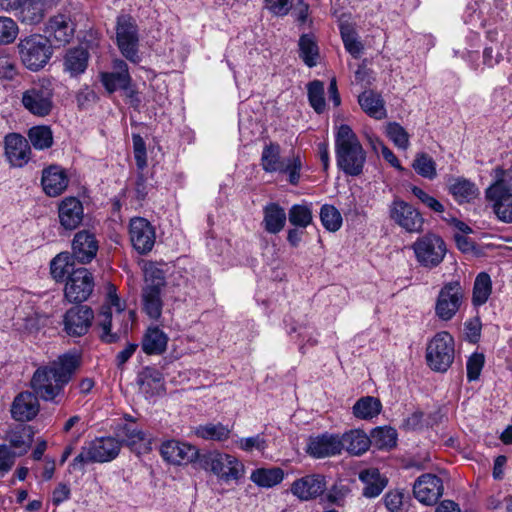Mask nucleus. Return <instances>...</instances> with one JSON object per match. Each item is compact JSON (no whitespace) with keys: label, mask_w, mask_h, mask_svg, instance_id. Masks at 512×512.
<instances>
[{"label":"nucleus","mask_w":512,"mask_h":512,"mask_svg":"<svg viewBox=\"0 0 512 512\" xmlns=\"http://www.w3.org/2000/svg\"><path fill=\"white\" fill-rule=\"evenodd\" d=\"M98 250V241L88 231L78 232L73 240V254L75 258L85 264L90 262Z\"/></svg>","instance_id":"obj_29"},{"label":"nucleus","mask_w":512,"mask_h":512,"mask_svg":"<svg viewBox=\"0 0 512 512\" xmlns=\"http://www.w3.org/2000/svg\"><path fill=\"white\" fill-rule=\"evenodd\" d=\"M58 217L60 224L64 229H76L83 219L82 203L74 197L65 198L59 204Z\"/></svg>","instance_id":"obj_26"},{"label":"nucleus","mask_w":512,"mask_h":512,"mask_svg":"<svg viewBox=\"0 0 512 512\" xmlns=\"http://www.w3.org/2000/svg\"><path fill=\"white\" fill-rule=\"evenodd\" d=\"M412 167L417 174L424 178L432 180L437 176L436 163L427 153H417L413 160Z\"/></svg>","instance_id":"obj_44"},{"label":"nucleus","mask_w":512,"mask_h":512,"mask_svg":"<svg viewBox=\"0 0 512 512\" xmlns=\"http://www.w3.org/2000/svg\"><path fill=\"white\" fill-rule=\"evenodd\" d=\"M491 294V279L486 273H480L474 282L473 303L476 305L484 304Z\"/></svg>","instance_id":"obj_48"},{"label":"nucleus","mask_w":512,"mask_h":512,"mask_svg":"<svg viewBox=\"0 0 512 512\" xmlns=\"http://www.w3.org/2000/svg\"><path fill=\"white\" fill-rule=\"evenodd\" d=\"M79 365L80 360L77 355L64 354L34 372L30 381L31 388L41 399L60 403L64 387Z\"/></svg>","instance_id":"obj_1"},{"label":"nucleus","mask_w":512,"mask_h":512,"mask_svg":"<svg viewBox=\"0 0 512 512\" xmlns=\"http://www.w3.org/2000/svg\"><path fill=\"white\" fill-rule=\"evenodd\" d=\"M138 42L135 23L126 16L119 17L117 22V44L122 55L134 63L139 61Z\"/></svg>","instance_id":"obj_12"},{"label":"nucleus","mask_w":512,"mask_h":512,"mask_svg":"<svg viewBox=\"0 0 512 512\" xmlns=\"http://www.w3.org/2000/svg\"><path fill=\"white\" fill-rule=\"evenodd\" d=\"M359 478L364 483L363 495L369 498L378 496L387 484L386 478L376 468L361 471Z\"/></svg>","instance_id":"obj_33"},{"label":"nucleus","mask_w":512,"mask_h":512,"mask_svg":"<svg viewBox=\"0 0 512 512\" xmlns=\"http://www.w3.org/2000/svg\"><path fill=\"white\" fill-rule=\"evenodd\" d=\"M230 433V429L221 423L201 425L195 430L198 437L213 441H225L230 437Z\"/></svg>","instance_id":"obj_42"},{"label":"nucleus","mask_w":512,"mask_h":512,"mask_svg":"<svg viewBox=\"0 0 512 512\" xmlns=\"http://www.w3.org/2000/svg\"><path fill=\"white\" fill-rule=\"evenodd\" d=\"M22 63L30 70L43 68L52 55L49 39L42 35H31L18 44Z\"/></svg>","instance_id":"obj_7"},{"label":"nucleus","mask_w":512,"mask_h":512,"mask_svg":"<svg viewBox=\"0 0 512 512\" xmlns=\"http://www.w3.org/2000/svg\"><path fill=\"white\" fill-rule=\"evenodd\" d=\"M17 453L12 452L8 446L6 445H0V475L4 476L6 473H8L14 463H15V457Z\"/></svg>","instance_id":"obj_60"},{"label":"nucleus","mask_w":512,"mask_h":512,"mask_svg":"<svg viewBox=\"0 0 512 512\" xmlns=\"http://www.w3.org/2000/svg\"><path fill=\"white\" fill-rule=\"evenodd\" d=\"M61 0H23L17 8L16 16L25 24H37L42 21L46 12L55 7Z\"/></svg>","instance_id":"obj_22"},{"label":"nucleus","mask_w":512,"mask_h":512,"mask_svg":"<svg viewBox=\"0 0 512 512\" xmlns=\"http://www.w3.org/2000/svg\"><path fill=\"white\" fill-rule=\"evenodd\" d=\"M48 322V317L45 315H41L38 313H34L33 315L27 317L25 320V329L30 333L39 331L42 327H44Z\"/></svg>","instance_id":"obj_63"},{"label":"nucleus","mask_w":512,"mask_h":512,"mask_svg":"<svg viewBox=\"0 0 512 512\" xmlns=\"http://www.w3.org/2000/svg\"><path fill=\"white\" fill-rule=\"evenodd\" d=\"M113 290L114 288L110 287L108 292L109 306L102 307L96 318L100 338L107 343L117 341L120 333L128 331V321L134 322L136 318L135 311L122 310L120 300Z\"/></svg>","instance_id":"obj_2"},{"label":"nucleus","mask_w":512,"mask_h":512,"mask_svg":"<svg viewBox=\"0 0 512 512\" xmlns=\"http://www.w3.org/2000/svg\"><path fill=\"white\" fill-rule=\"evenodd\" d=\"M75 271L69 253L58 254L51 262V274L57 281L63 280L67 275Z\"/></svg>","instance_id":"obj_45"},{"label":"nucleus","mask_w":512,"mask_h":512,"mask_svg":"<svg viewBox=\"0 0 512 512\" xmlns=\"http://www.w3.org/2000/svg\"><path fill=\"white\" fill-rule=\"evenodd\" d=\"M140 389L148 394H159L164 389L162 373L153 368H146L140 375Z\"/></svg>","instance_id":"obj_38"},{"label":"nucleus","mask_w":512,"mask_h":512,"mask_svg":"<svg viewBox=\"0 0 512 512\" xmlns=\"http://www.w3.org/2000/svg\"><path fill=\"white\" fill-rule=\"evenodd\" d=\"M386 134L399 149L406 150L409 147V134L400 124L396 122L388 123Z\"/></svg>","instance_id":"obj_52"},{"label":"nucleus","mask_w":512,"mask_h":512,"mask_svg":"<svg viewBox=\"0 0 512 512\" xmlns=\"http://www.w3.org/2000/svg\"><path fill=\"white\" fill-rule=\"evenodd\" d=\"M484 365V356L475 353L467 361V377L470 381L478 379Z\"/></svg>","instance_id":"obj_61"},{"label":"nucleus","mask_w":512,"mask_h":512,"mask_svg":"<svg viewBox=\"0 0 512 512\" xmlns=\"http://www.w3.org/2000/svg\"><path fill=\"white\" fill-rule=\"evenodd\" d=\"M325 490V477L320 474H309L296 479L290 488L291 493L301 501L316 499Z\"/></svg>","instance_id":"obj_20"},{"label":"nucleus","mask_w":512,"mask_h":512,"mask_svg":"<svg viewBox=\"0 0 512 512\" xmlns=\"http://www.w3.org/2000/svg\"><path fill=\"white\" fill-rule=\"evenodd\" d=\"M336 158L338 166L348 175L357 176L363 171L366 153L352 129L341 125L336 135Z\"/></svg>","instance_id":"obj_3"},{"label":"nucleus","mask_w":512,"mask_h":512,"mask_svg":"<svg viewBox=\"0 0 512 512\" xmlns=\"http://www.w3.org/2000/svg\"><path fill=\"white\" fill-rule=\"evenodd\" d=\"M397 434L391 427H379L372 431L371 444L379 449H390L396 445Z\"/></svg>","instance_id":"obj_43"},{"label":"nucleus","mask_w":512,"mask_h":512,"mask_svg":"<svg viewBox=\"0 0 512 512\" xmlns=\"http://www.w3.org/2000/svg\"><path fill=\"white\" fill-rule=\"evenodd\" d=\"M464 290L458 281L447 283L440 290L435 306L436 315L442 320H450L459 310Z\"/></svg>","instance_id":"obj_11"},{"label":"nucleus","mask_w":512,"mask_h":512,"mask_svg":"<svg viewBox=\"0 0 512 512\" xmlns=\"http://www.w3.org/2000/svg\"><path fill=\"white\" fill-rule=\"evenodd\" d=\"M237 446L246 452H252L257 450L259 452H263L267 447L266 440L261 435H256L253 437L240 438L236 442Z\"/></svg>","instance_id":"obj_58"},{"label":"nucleus","mask_w":512,"mask_h":512,"mask_svg":"<svg viewBox=\"0 0 512 512\" xmlns=\"http://www.w3.org/2000/svg\"><path fill=\"white\" fill-rule=\"evenodd\" d=\"M116 435L120 444L129 447L137 455L145 454L152 450V438L140 430L134 421H129L120 426Z\"/></svg>","instance_id":"obj_14"},{"label":"nucleus","mask_w":512,"mask_h":512,"mask_svg":"<svg viewBox=\"0 0 512 512\" xmlns=\"http://www.w3.org/2000/svg\"><path fill=\"white\" fill-rule=\"evenodd\" d=\"M88 53L83 48L68 51L65 57V68L71 75L83 73L87 68Z\"/></svg>","instance_id":"obj_41"},{"label":"nucleus","mask_w":512,"mask_h":512,"mask_svg":"<svg viewBox=\"0 0 512 512\" xmlns=\"http://www.w3.org/2000/svg\"><path fill=\"white\" fill-rule=\"evenodd\" d=\"M161 291L149 287L142 288V310L152 320H158L162 314Z\"/></svg>","instance_id":"obj_36"},{"label":"nucleus","mask_w":512,"mask_h":512,"mask_svg":"<svg viewBox=\"0 0 512 512\" xmlns=\"http://www.w3.org/2000/svg\"><path fill=\"white\" fill-rule=\"evenodd\" d=\"M160 453L164 460L174 465L193 462L199 458V451L196 447L175 440L164 442Z\"/></svg>","instance_id":"obj_21"},{"label":"nucleus","mask_w":512,"mask_h":512,"mask_svg":"<svg viewBox=\"0 0 512 512\" xmlns=\"http://www.w3.org/2000/svg\"><path fill=\"white\" fill-rule=\"evenodd\" d=\"M341 35L346 50L355 58H358L362 52L363 46L357 40L355 33L348 27H341Z\"/></svg>","instance_id":"obj_57"},{"label":"nucleus","mask_w":512,"mask_h":512,"mask_svg":"<svg viewBox=\"0 0 512 512\" xmlns=\"http://www.w3.org/2000/svg\"><path fill=\"white\" fill-rule=\"evenodd\" d=\"M129 237L135 250L140 254H146L155 244V229L148 220L135 217L130 220Z\"/></svg>","instance_id":"obj_16"},{"label":"nucleus","mask_w":512,"mask_h":512,"mask_svg":"<svg viewBox=\"0 0 512 512\" xmlns=\"http://www.w3.org/2000/svg\"><path fill=\"white\" fill-rule=\"evenodd\" d=\"M116 68V72H105L101 74V82L109 93H113L117 90H123L131 80L127 64L124 61H119Z\"/></svg>","instance_id":"obj_31"},{"label":"nucleus","mask_w":512,"mask_h":512,"mask_svg":"<svg viewBox=\"0 0 512 512\" xmlns=\"http://www.w3.org/2000/svg\"><path fill=\"white\" fill-rule=\"evenodd\" d=\"M362 110L370 117L381 120L386 118L387 113L384 101L380 95L373 91H365L358 98Z\"/></svg>","instance_id":"obj_34"},{"label":"nucleus","mask_w":512,"mask_h":512,"mask_svg":"<svg viewBox=\"0 0 512 512\" xmlns=\"http://www.w3.org/2000/svg\"><path fill=\"white\" fill-rule=\"evenodd\" d=\"M426 358L431 369L445 372L454 360V340L448 332L437 333L427 346Z\"/></svg>","instance_id":"obj_8"},{"label":"nucleus","mask_w":512,"mask_h":512,"mask_svg":"<svg viewBox=\"0 0 512 512\" xmlns=\"http://www.w3.org/2000/svg\"><path fill=\"white\" fill-rule=\"evenodd\" d=\"M205 469L219 478L229 481L238 480L244 474V465L234 456L221 452H209L200 458Z\"/></svg>","instance_id":"obj_9"},{"label":"nucleus","mask_w":512,"mask_h":512,"mask_svg":"<svg viewBox=\"0 0 512 512\" xmlns=\"http://www.w3.org/2000/svg\"><path fill=\"white\" fill-rule=\"evenodd\" d=\"M264 229L271 233H279L285 226L286 213L285 210L276 203H271L264 208L263 211Z\"/></svg>","instance_id":"obj_35"},{"label":"nucleus","mask_w":512,"mask_h":512,"mask_svg":"<svg viewBox=\"0 0 512 512\" xmlns=\"http://www.w3.org/2000/svg\"><path fill=\"white\" fill-rule=\"evenodd\" d=\"M308 97L311 106L317 113L325 109L324 86L320 81H313L308 86Z\"/></svg>","instance_id":"obj_53"},{"label":"nucleus","mask_w":512,"mask_h":512,"mask_svg":"<svg viewBox=\"0 0 512 512\" xmlns=\"http://www.w3.org/2000/svg\"><path fill=\"white\" fill-rule=\"evenodd\" d=\"M341 451L345 449L351 454L360 455L371 445L369 437L362 430H351L340 437Z\"/></svg>","instance_id":"obj_32"},{"label":"nucleus","mask_w":512,"mask_h":512,"mask_svg":"<svg viewBox=\"0 0 512 512\" xmlns=\"http://www.w3.org/2000/svg\"><path fill=\"white\" fill-rule=\"evenodd\" d=\"M18 34L16 22L9 17H0V44H9Z\"/></svg>","instance_id":"obj_56"},{"label":"nucleus","mask_w":512,"mask_h":512,"mask_svg":"<svg viewBox=\"0 0 512 512\" xmlns=\"http://www.w3.org/2000/svg\"><path fill=\"white\" fill-rule=\"evenodd\" d=\"M307 453L314 458H325L340 454V436L325 433L310 437L307 443Z\"/></svg>","instance_id":"obj_24"},{"label":"nucleus","mask_w":512,"mask_h":512,"mask_svg":"<svg viewBox=\"0 0 512 512\" xmlns=\"http://www.w3.org/2000/svg\"><path fill=\"white\" fill-rule=\"evenodd\" d=\"M5 154L12 166L22 167L30 159L28 141L19 134H9L5 137Z\"/></svg>","instance_id":"obj_25"},{"label":"nucleus","mask_w":512,"mask_h":512,"mask_svg":"<svg viewBox=\"0 0 512 512\" xmlns=\"http://www.w3.org/2000/svg\"><path fill=\"white\" fill-rule=\"evenodd\" d=\"M94 281L86 268L75 269L65 285V297L70 302L85 301L93 291Z\"/></svg>","instance_id":"obj_15"},{"label":"nucleus","mask_w":512,"mask_h":512,"mask_svg":"<svg viewBox=\"0 0 512 512\" xmlns=\"http://www.w3.org/2000/svg\"><path fill=\"white\" fill-rule=\"evenodd\" d=\"M291 0H265V5L276 15H286L291 7Z\"/></svg>","instance_id":"obj_64"},{"label":"nucleus","mask_w":512,"mask_h":512,"mask_svg":"<svg viewBox=\"0 0 512 512\" xmlns=\"http://www.w3.org/2000/svg\"><path fill=\"white\" fill-rule=\"evenodd\" d=\"M487 199L493 203V210L499 220L512 223V190L494 182L486 190Z\"/></svg>","instance_id":"obj_18"},{"label":"nucleus","mask_w":512,"mask_h":512,"mask_svg":"<svg viewBox=\"0 0 512 512\" xmlns=\"http://www.w3.org/2000/svg\"><path fill=\"white\" fill-rule=\"evenodd\" d=\"M413 195L425 206L433 210L437 213H442L444 211V206L434 197L427 194L424 190L419 187H412Z\"/></svg>","instance_id":"obj_59"},{"label":"nucleus","mask_w":512,"mask_h":512,"mask_svg":"<svg viewBox=\"0 0 512 512\" xmlns=\"http://www.w3.org/2000/svg\"><path fill=\"white\" fill-rule=\"evenodd\" d=\"M383 503L389 512H406L407 506L404 501V493L399 490H392L385 494Z\"/></svg>","instance_id":"obj_54"},{"label":"nucleus","mask_w":512,"mask_h":512,"mask_svg":"<svg viewBox=\"0 0 512 512\" xmlns=\"http://www.w3.org/2000/svg\"><path fill=\"white\" fill-rule=\"evenodd\" d=\"M94 313L88 306H74L70 308L63 318V330L72 337L85 335L92 325Z\"/></svg>","instance_id":"obj_17"},{"label":"nucleus","mask_w":512,"mask_h":512,"mask_svg":"<svg viewBox=\"0 0 512 512\" xmlns=\"http://www.w3.org/2000/svg\"><path fill=\"white\" fill-rule=\"evenodd\" d=\"M284 473L280 468H259L252 472L251 480L261 487H272L283 480Z\"/></svg>","instance_id":"obj_39"},{"label":"nucleus","mask_w":512,"mask_h":512,"mask_svg":"<svg viewBox=\"0 0 512 512\" xmlns=\"http://www.w3.org/2000/svg\"><path fill=\"white\" fill-rule=\"evenodd\" d=\"M380 410V401L372 396L360 398L353 406L354 416L366 420L377 416Z\"/></svg>","instance_id":"obj_40"},{"label":"nucleus","mask_w":512,"mask_h":512,"mask_svg":"<svg viewBox=\"0 0 512 512\" xmlns=\"http://www.w3.org/2000/svg\"><path fill=\"white\" fill-rule=\"evenodd\" d=\"M21 103L34 116L49 115L53 109V88L50 81L43 79L34 82L23 91Z\"/></svg>","instance_id":"obj_6"},{"label":"nucleus","mask_w":512,"mask_h":512,"mask_svg":"<svg viewBox=\"0 0 512 512\" xmlns=\"http://www.w3.org/2000/svg\"><path fill=\"white\" fill-rule=\"evenodd\" d=\"M120 442L112 437L97 438L86 443L78 456L73 460L75 469H82L89 463H104L112 461L120 452Z\"/></svg>","instance_id":"obj_4"},{"label":"nucleus","mask_w":512,"mask_h":512,"mask_svg":"<svg viewBox=\"0 0 512 512\" xmlns=\"http://www.w3.org/2000/svg\"><path fill=\"white\" fill-rule=\"evenodd\" d=\"M8 441L13 448L19 450L17 455L26 453L31 444L30 434L26 429L10 432Z\"/></svg>","instance_id":"obj_55"},{"label":"nucleus","mask_w":512,"mask_h":512,"mask_svg":"<svg viewBox=\"0 0 512 512\" xmlns=\"http://www.w3.org/2000/svg\"><path fill=\"white\" fill-rule=\"evenodd\" d=\"M300 57L308 66L317 64L319 56L318 46L310 35H302L299 40Z\"/></svg>","instance_id":"obj_46"},{"label":"nucleus","mask_w":512,"mask_h":512,"mask_svg":"<svg viewBox=\"0 0 512 512\" xmlns=\"http://www.w3.org/2000/svg\"><path fill=\"white\" fill-rule=\"evenodd\" d=\"M390 217L407 232L419 233L422 231L424 219L420 212L399 198H396L390 206Z\"/></svg>","instance_id":"obj_13"},{"label":"nucleus","mask_w":512,"mask_h":512,"mask_svg":"<svg viewBox=\"0 0 512 512\" xmlns=\"http://www.w3.org/2000/svg\"><path fill=\"white\" fill-rule=\"evenodd\" d=\"M320 219L323 226L332 232L340 229L342 225V216L340 212L332 205H324L320 211Z\"/></svg>","instance_id":"obj_50"},{"label":"nucleus","mask_w":512,"mask_h":512,"mask_svg":"<svg viewBox=\"0 0 512 512\" xmlns=\"http://www.w3.org/2000/svg\"><path fill=\"white\" fill-rule=\"evenodd\" d=\"M444 491L442 480L433 474H423L414 483L415 498L425 504L432 505L442 496Z\"/></svg>","instance_id":"obj_19"},{"label":"nucleus","mask_w":512,"mask_h":512,"mask_svg":"<svg viewBox=\"0 0 512 512\" xmlns=\"http://www.w3.org/2000/svg\"><path fill=\"white\" fill-rule=\"evenodd\" d=\"M29 140L34 148H49L53 143L52 131L47 126H36L29 130Z\"/></svg>","instance_id":"obj_49"},{"label":"nucleus","mask_w":512,"mask_h":512,"mask_svg":"<svg viewBox=\"0 0 512 512\" xmlns=\"http://www.w3.org/2000/svg\"><path fill=\"white\" fill-rule=\"evenodd\" d=\"M167 335L158 327H149L142 340V349L146 354H161L166 350Z\"/></svg>","instance_id":"obj_37"},{"label":"nucleus","mask_w":512,"mask_h":512,"mask_svg":"<svg viewBox=\"0 0 512 512\" xmlns=\"http://www.w3.org/2000/svg\"><path fill=\"white\" fill-rule=\"evenodd\" d=\"M165 286L164 271L154 263H147L144 267V286L162 290Z\"/></svg>","instance_id":"obj_47"},{"label":"nucleus","mask_w":512,"mask_h":512,"mask_svg":"<svg viewBox=\"0 0 512 512\" xmlns=\"http://www.w3.org/2000/svg\"><path fill=\"white\" fill-rule=\"evenodd\" d=\"M289 222L297 227L306 228L313 219L311 209L306 205H293L288 213Z\"/></svg>","instance_id":"obj_51"},{"label":"nucleus","mask_w":512,"mask_h":512,"mask_svg":"<svg viewBox=\"0 0 512 512\" xmlns=\"http://www.w3.org/2000/svg\"><path fill=\"white\" fill-rule=\"evenodd\" d=\"M449 193L459 204L469 203L479 196L478 187L468 179L451 177L447 182Z\"/></svg>","instance_id":"obj_30"},{"label":"nucleus","mask_w":512,"mask_h":512,"mask_svg":"<svg viewBox=\"0 0 512 512\" xmlns=\"http://www.w3.org/2000/svg\"><path fill=\"white\" fill-rule=\"evenodd\" d=\"M134 156L138 168L143 169L146 166V148L143 139L136 135L133 137Z\"/></svg>","instance_id":"obj_62"},{"label":"nucleus","mask_w":512,"mask_h":512,"mask_svg":"<svg viewBox=\"0 0 512 512\" xmlns=\"http://www.w3.org/2000/svg\"><path fill=\"white\" fill-rule=\"evenodd\" d=\"M41 183L45 193L50 197H55L67 188L68 177L60 166L51 165L43 170Z\"/></svg>","instance_id":"obj_27"},{"label":"nucleus","mask_w":512,"mask_h":512,"mask_svg":"<svg viewBox=\"0 0 512 512\" xmlns=\"http://www.w3.org/2000/svg\"><path fill=\"white\" fill-rule=\"evenodd\" d=\"M261 166L266 172H280L289 174V182L296 185L300 178L301 159L298 155L288 158L281 156V149L278 144L270 143L263 149Z\"/></svg>","instance_id":"obj_5"},{"label":"nucleus","mask_w":512,"mask_h":512,"mask_svg":"<svg viewBox=\"0 0 512 512\" xmlns=\"http://www.w3.org/2000/svg\"><path fill=\"white\" fill-rule=\"evenodd\" d=\"M38 395L30 391H23L19 393L13 400L11 405V415L16 421L25 422L30 421L39 412L40 404Z\"/></svg>","instance_id":"obj_23"},{"label":"nucleus","mask_w":512,"mask_h":512,"mask_svg":"<svg viewBox=\"0 0 512 512\" xmlns=\"http://www.w3.org/2000/svg\"><path fill=\"white\" fill-rule=\"evenodd\" d=\"M74 30L73 22L64 14L53 16L47 25V33L57 45L68 43L73 37Z\"/></svg>","instance_id":"obj_28"},{"label":"nucleus","mask_w":512,"mask_h":512,"mask_svg":"<svg viewBox=\"0 0 512 512\" xmlns=\"http://www.w3.org/2000/svg\"><path fill=\"white\" fill-rule=\"evenodd\" d=\"M417 261L424 267L438 266L446 255V244L441 237L427 233L412 245Z\"/></svg>","instance_id":"obj_10"}]
</instances>
